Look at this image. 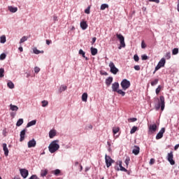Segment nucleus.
I'll return each mask as SVG.
<instances>
[{
  "instance_id": "obj_1",
  "label": "nucleus",
  "mask_w": 179,
  "mask_h": 179,
  "mask_svg": "<svg viewBox=\"0 0 179 179\" xmlns=\"http://www.w3.org/2000/svg\"><path fill=\"white\" fill-rule=\"evenodd\" d=\"M166 106V101L164 97L163 96H159V101L158 103L155 104V108L157 111H159L161 108V110L163 111L164 110V107Z\"/></svg>"
},
{
  "instance_id": "obj_2",
  "label": "nucleus",
  "mask_w": 179,
  "mask_h": 179,
  "mask_svg": "<svg viewBox=\"0 0 179 179\" xmlns=\"http://www.w3.org/2000/svg\"><path fill=\"white\" fill-rule=\"evenodd\" d=\"M57 142H59V141L58 140L53 141L49 145L48 149L50 153H55V152H57V150L59 149V145H58V143H57Z\"/></svg>"
},
{
  "instance_id": "obj_3",
  "label": "nucleus",
  "mask_w": 179,
  "mask_h": 179,
  "mask_svg": "<svg viewBox=\"0 0 179 179\" xmlns=\"http://www.w3.org/2000/svg\"><path fill=\"white\" fill-rule=\"evenodd\" d=\"M116 37L120 41V45L118 47L119 50H121V48H125V38H124V36L121 34H116Z\"/></svg>"
},
{
  "instance_id": "obj_4",
  "label": "nucleus",
  "mask_w": 179,
  "mask_h": 179,
  "mask_svg": "<svg viewBox=\"0 0 179 179\" xmlns=\"http://www.w3.org/2000/svg\"><path fill=\"white\" fill-rule=\"evenodd\" d=\"M166 65V59L162 58L161 60L159 62L158 64L155 67V70L153 73H156V71H159L160 68H163Z\"/></svg>"
},
{
  "instance_id": "obj_5",
  "label": "nucleus",
  "mask_w": 179,
  "mask_h": 179,
  "mask_svg": "<svg viewBox=\"0 0 179 179\" xmlns=\"http://www.w3.org/2000/svg\"><path fill=\"white\" fill-rule=\"evenodd\" d=\"M120 85L124 90H127V89H129V87L131 86V83L128 80L124 79L121 82Z\"/></svg>"
},
{
  "instance_id": "obj_6",
  "label": "nucleus",
  "mask_w": 179,
  "mask_h": 179,
  "mask_svg": "<svg viewBox=\"0 0 179 179\" xmlns=\"http://www.w3.org/2000/svg\"><path fill=\"white\" fill-rule=\"evenodd\" d=\"M105 162H106V167L108 169V167H111V164L114 163V160H113V159H111L110 157L107 155H105Z\"/></svg>"
},
{
  "instance_id": "obj_7",
  "label": "nucleus",
  "mask_w": 179,
  "mask_h": 179,
  "mask_svg": "<svg viewBox=\"0 0 179 179\" xmlns=\"http://www.w3.org/2000/svg\"><path fill=\"white\" fill-rule=\"evenodd\" d=\"M109 67L110 68L111 73H113V75H117V73H118V69L115 67L114 62H110L109 63Z\"/></svg>"
},
{
  "instance_id": "obj_8",
  "label": "nucleus",
  "mask_w": 179,
  "mask_h": 179,
  "mask_svg": "<svg viewBox=\"0 0 179 179\" xmlns=\"http://www.w3.org/2000/svg\"><path fill=\"white\" fill-rule=\"evenodd\" d=\"M116 164L119 165L120 168H117L115 167V169L117 170V171H124L125 173H127V171H128V170H127V169L124 168V166H122V161H119L116 163Z\"/></svg>"
},
{
  "instance_id": "obj_9",
  "label": "nucleus",
  "mask_w": 179,
  "mask_h": 179,
  "mask_svg": "<svg viewBox=\"0 0 179 179\" xmlns=\"http://www.w3.org/2000/svg\"><path fill=\"white\" fill-rule=\"evenodd\" d=\"M173 151L171 152L168 153V162H169L171 166H174L176 164V162L173 159Z\"/></svg>"
},
{
  "instance_id": "obj_10",
  "label": "nucleus",
  "mask_w": 179,
  "mask_h": 179,
  "mask_svg": "<svg viewBox=\"0 0 179 179\" xmlns=\"http://www.w3.org/2000/svg\"><path fill=\"white\" fill-rule=\"evenodd\" d=\"M164 132H166V129L164 127H162L159 131V132L157 134L156 139L157 140L162 139L163 138V135Z\"/></svg>"
},
{
  "instance_id": "obj_11",
  "label": "nucleus",
  "mask_w": 179,
  "mask_h": 179,
  "mask_svg": "<svg viewBox=\"0 0 179 179\" xmlns=\"http://www.w3.org/2000/svg\"><path fill=\"white\" fill-rule=\"evenodd\" d=\"M148 129L151 134H155L156 131H157V124H150L148 127Z\"/></svg>"
},
{
  "instance_id": "obj_12",
  "label": "nucleus",
  "mask_w": 179,
  "mask_h": 179,
  "mask_svg": "<svg viewBox=\"0 0 179 179\" xmlns=\"http://www.w3.org/2000/svg\"><path fill=\"white\" fill-rule=\"evenodd\" d=\"M20 173L23 178H27V176H29V171L27 169H20Z\"/></svg>"
},
{
  "instance_id": "obj_13",
  "label": "nucleus",
  "mask_w": 179,
  "mask_h": 179,
  "mask_svg": "<svg viewBox=\"0 0 179 179\" xmlns=\"http://www.w3.org/2000/svg\"><path fill=\"white\" fill-rule=\"evenodd\" d=\"M36 145H37V143L34 138L28 142V148H36Z\"/></svg>"
},
{
  "instance_id": "obj_14",
  "label": "nucleus",
  "mask_w": 179,
  "mask_h": 179,
  "mask_svg": "<svg viewBox=\"0 0 179 179\" xmlns=\"http://www.w3.org/2000/svg\"><path fill=\"white\" fill-rule=\"evenodd\" d=\"M27 131V129H24L22 131H21L20 136V142H23V141H24V135H26V131Z\"/></svg>"
},
{
  "instance_id": "obj_15",
  "label": "nucleus",
  "mask_w": 179,
  "mask_h": 179,
  "mask_svg": "<svg viewBox=\"0 0 179 179\" xmlns=\"http://www.w3.org/2000/svg\"><path fill=\"white\" fill-rule=\"evenodd\" d=\"M118 89H120V84L118 83H114L112 84L113 92H117Z\"/></svg>"
},
{
  "instance_id": "obj_16",
  "label": "nucleus",
  "mask_w": 179,
  "mask_h": 179,
  "mask_svg": "<svg viewBox=\"0 0 179 179\" xmlns=\"http://www.w3.org/2000/svg\"><path fill=\"white\" fill-rule=\"evenodd\" d=\"M3 150L4 152L5 156L9 155V150L8 149L6 143H3Z\"/></svg>"
},
{
  "instance_id": "obj_17",
  "label": "nucleus",
  "mask_w": 179,
  "mask_h": 179,
  "mask_svg": "<svg viewBox=\"0 0 179 179\" xmlns=\"http://www.w3.org/2000/svg\"><path fill=\"white\" fill-rule=\"evenodd\" d=\"M140 150H141V148H139L138 146L135 145L132 150V153L136 156V155H139Z\"/></svg>"
},
{
  "instance_id": "obj_18",
  "label": "nucleus",
  "mask_w": 179,
  "mask_h": 179,
  "mask_svg": "<svg viewBox=\"0 0 179 179\" xmlns=\"http://www.w3.org/2000/svg\"><path fill=\"white\" fill-rule=\"evenodd\" d=\"M80 26L83 30H86V29H87V26H88L87 22H86V21H82L80 23Z\"/></svg>"
},
{
  "instance_id": "obj_19",
  "label": "nucleus",
  "mask_w": 179,
  "mask_h": 179,
  "mask_svg": "<svg viewBox=\"0 0 179 179\" xmlns=\"http://www.w3.org/2000/svg\"><path fill=\"white\" fill-rule=\"evenodd\" d=\"M111 83H113V77H108L106 80V86H110Z\"/></svg>"
},
{
  "instance_id": "obj_20",
  "label": "nucleus",
  "mask_w": 179,
  "mask_h": 179,
  "mask_svg": "<svg viewBox=\"0 0 179 179\" xmlns=\"http://www.w3.org/2000/svg\"><path fill=\"white\" fill-rule=\"evenodd\" d=\"M8 10H10L11 13H16V12H17V7L8 6Z\"/></svg>"
},
{
  "instance_id": "obj_21",
  "label": "nucleus",
  "mask_w": 179,
  "mask_h": 179,
  "mask_svg": "<svg viewBox=\"0 0 179 179\" xmlns=\"http://www.w3.org/2000/svg\"><path fill=\"white\" fill-rule=\"evenodd\" d=\"M55 135H57V131L55 130L50 131L49 137L50 138V139H52V138H54V136H55Z\"/></svg>"
},
{
  "instance_id": "obj_22",
  "label": "nucleus",
  "mask_w": 179,
  "mask_h": 179,
  "mask_svg": "<svg viewBox=\"0 0 179 179\" xmlns=\"http://www.w3.org/2000/svg\"><path fill=\"white\" fill-rule=\"evenodd\" d=\"M10 110H11V111H17V110H19V107L13 104H10Z\"/></svg>"
},
{
  "instance_id": "obj_23",
  "label": "nucleus",
  "mask_w": 179,
  "mask_h": 179,
  "mask_svg": "<svg viewBox=\"0 0 179 179\" xmlns=\"http://www.w3.org/2000/svg\"><path fill=\"white\" fill-rule=\"evenodd\" d=\"M48 174V171L47 169L41 170V177H45Z\"/></svg>"
},
{
  "instance_id": "obj_24",
  "label": "nucleus",
  "mask_w": 179,
  "mask_h": 179,
  "mask_svg": "<svg viewBox=\"0 0 179 179\" xmlns=\"http://www.w3.org/2000/svg\"><path fill=\"white\" fill-rule=\"evenodd\" d=\"M36 120H32V121L28 122L27 124V128H29L30 127H33V125H36Z\"/></svg>"
},
{
  "instance_id": "obj_25",
  "label": "nucleus",
  "mask_w": 179,
  "mask_h": 179,
  "mask_svg": "<svg viewBox=\"0 0 179 179\" xmlns=\"http://www.w3.org/2000/svg\"><path fill=\"white\" fill-rule=\"evenodd\" d=\"M82 100L83 101H85V102L87 101V93L85 92L83 94Z\"/></svg>"
},
{
  "instance_id": "obj_26",
  "label": "nucleus",
  "mask_w": 179,
  "mask_h": 179,
  "mask_svg": "<svg viewBox=\"0 0 179 179\" xmlns=\"http://www.w3.org/2000/svg\"><path fill=\"white\" fill-rule=\"evenodd\" d=\"M91 54H92V55H97V49L92 47L91 48Z\"/></svg>"
},
{
  "instance_id": "obj_27",
  "label": "nucleus",
  "mask_w": 179,
  "mask_h": 179,
  "mask_svg": "<svg viewBox=\"0 0 179 179\" xmlns=\"http://www.w3.org/2000/svg\"><path fill=\"white\" fill-rule=\"evenodd\" d=\"M0 43H1L2 44H5V43H6V36H2L0 37Z\"/></svg>"
},
{
  "instance_id": "obj_28",
  "label": "nucleus",
  "mask_w": 179,
  "mask_h": 179,
  "mask_svg": "<svg viewBox=\"0 0 179 179\" xmlns=\"http://www.w3.org/2000/svg\"><path fill=\"white\" fill-rule=\"evenodd\" d=\"M66 89H68V87H66V85H62L60 86V88H59V92L62 93V92H65Z\"/></svg>"
},
{
  "instance_id": "obj_29",
  "label": "nucleus",
  "mask_w": 179,
  "mask_h": 179,
  "mask_svg": "<svg viewBox=\"0 0 179 179\" xmlns=\"http://www.w3.org/2000/svg\"><path fill=\"white\" fill-rule=\"evenodd\" d=\"M162 89H163V87L162 85H159L157 88L155 90L156 94H159V93L162 92Z\"/></svg>"
},
{
  "instance_id": "obj_30",
  "label": "nucleus",
  "mask_w": 179,
  "mask_h": 179,
  "mask_svg": "<svg viewBox=\"0 0 179 179\" xmlns=\"http://www.w3.org/2000/svg\"><path fill=\"white\" fill-rule=\"evenodd\" d=\"M157 83H159V79L158 78L155 79L154 80H152L150 83V85H151V86H156V85H157Z\"/></svg>"
},
{
  "instance_id": "obj_31",
  "label": "nucleus",
  "mask_w": 179,
  "mask_h": 179,
  "mask_svg": "<svg viewBox=\"0 0 179 179\" xmlns=\"http://www.w3.org/2000/svg\"><path fill=\"white\" fill-rule=\"evenodd\" d=\"M8 87H9V89H14L15 87V85L13 84V83L12 81H10L7 83Z\"/></svg>"
},
{
  "instance_id": "obj_32",
  "label": "nucleus",
  "mask_w": 179,
  "mask_h": 179,
  "mask_svg": "<svg viewBox=\"0 0 179 179\" xmlns=\"http://www.w3.org/2000/svg\"><path fill=\"white\" fill-rule=\"evenodd\" d=\"M23 124V119H19L16 123V127H20Z\"/></svg>"
},
{
  "instance_id": "obj_33",
  "label": "nucleus",
  "mask_w": 179,
  "mask_h": 179,
  "mask_svg": "<svg viewBox=\"0 0 179 179\" xmlns=\"http://www.w3.org/2000/svg\"><path fill=\"white\" fill-rule=\"evenodd\" d=\"M136 131H138V127H136V126H134L130 131V134H135V132H136Z\"/></svg>"
},
{
  "instance_id": "obj_34",
  "label": "nucleus",
  "mask_w": 179,
  "mask_h": 179,
  "mask_svg": "<svg viewBox=\"0 0 179 179\" xmlns=\"http://www.w3.org/2000/svg\"><path fill=\"white\" fill-rule=\"evenodd\" d=\"M27 38H29V37L27 36H23L20 41V44H22V43H24V41H27Z\"/></svg>"
},
{
  "instance_id": "obj_35",
  "label": "nucleus",
  "mask_w": 179,
  "mask_h": 179,
  "mask_svg": "<svg viewBox=\"0 0 179 179\" xmlns=\"http://www.w3.org/2000/svg\"><path fill=\"white\" fill-rule=\"evenodd\" d=\"M52 174H54L55 176H58L59 174H61V171L59 169L52 171Z\"/></svg>"
},
{
  "instance_id": "obj_36",
  "label": "nucleus",
  "mask_w": 179,
  "mask_h": 179,
  "mask_svg": "<svg viewBox=\"0 0 179 179\" xmlns=\"http://www.w3.org/2000/svg\"><path fill=\"white\" fill-rule=\"evenodd\" d=\"M116 93H118V94H121V96H125V92L122 91V90H117Z\"/></svg>"
},
{
  "instance_id": "obj_37",
  "label": "nucleus",
  "mask_w": 179,
  "mask_h": 179,
  "mask_svg": "<svg viewBox=\"0 0 179 179\" xmlns=\"http://www.w3.org/2000/svg\"><path fill=\"white\" fill-rule=\"evenodd\" d=\"M79 54H80V55H82L83 58H86L85 52V51H83V50L80 49L79 50Z\"/></svg>"
},
{
  "instance_id": "obj_38",
  "label": "nucleus",
  "mask_w": 179,
  "mask_h": 179,
  "mask_svg": "<svg viewBox=\"0 0 179 179\" xmlns=\"http://www.w3.org/2000/svg\"><path fill=\"white\" fill-rule=\"evenodd\" d=\"M108 8V4H101V10H104L106 8Z\"/></svg>"
},
{
  "instance_id": "obj_39",
  "label": "nucleus",
  "mask_w": 179,
  "mask_h": 179,
  "mask_svg": "<svg viewBox=\"0 0 179 179\" xmlns=\"http://www.w3.org/2000/svg\"><path fill=\"white\" fill-rule=\"evenodd\" d=\"M119 131H120V127H114L113 129V132L114 135H115V134H118Z\"/></svg>"
},
{
  "instance_id": "obj_40",
  "label": "nucleus",
  "mask_w": 179,
  "mask_h": 179,
  "mask_svg": "<svg viewBox=\"0 0 179 179\" xmlns=\"http://www.w3.org/2000/svg\"><path fill=\"white\" fill-rule=\"evenodd\" d=\"M48 106V101H42V107H47Z\"/></svg>"
},
{
  "instance_id": "obj_41",
  "label": "nucleus",
  "mask_w": 179,
  "mask_h": 179,
  "mask_svg": "<svg viewBox=\"0 0 179 179\" xmlns=\"http://www.w3.org/2000/svg\"><path fill=\"white\" fill-rule=\"evenodd\" d=\"M173 55H177L178 54V48H176L172 50Z\"/></svg>"
},
{
  "instance_id": "obj_42",
  "label": "nucleus",
  "mask_w": 179,
  "mask_h": 179,
  "mask_svg": "<svg viewBox=\"0 0 179 179\" xmlns=\"http://www.w3.org/2000/svg\"><path fill=\"white\" fill-rule=\"evenodd\" d=\"M165 58L166 59H170V58H171V53H170V52H166L165 55Z\"/></svg>"
},
{
  "instance_id": "obj_43",
  "label": "nucleus",
  "mask_w": 179,
  "mask_h": 179,
  "mask_svg": "<svg viewBox=\"0 0 179 179\" xmlns=\"http://www.w3.org/2000/svg\"><path fill=\"white\" fill-rule=\"evenodd\" d=\"M5 73V70L3 69H0V78H3Z\"/></svg>"
},
{
  "instance_id": "obj_44",
  "label": "nucleus",
  "mask_w": 179,
  "mask_h": 179,
  "mask_svg": "<svg viewBox=\"0 0 179 179\" xmlns=\"http://www.w3.org/2000/svg\"><path fill=\"white\" fill-rule=\"evenodd\" d=\"M130 160H131V159H129V157H127L126 159L124 160V163H125L127 167H128Z\"/></svg>"
},
{
  "instance_id": "obj_45",
  "label": "nucleus",
  "mask_w": 179,
  "mask_h": 179,
  "mask_svg": "<svg viewBox=\"0 0 179 179\" xmlns=\"http://www.w3.org/2000/svg\"><path fill=\"white\" fill-rule=\"evenodd\" d=\"M135 121H138V119L136 117L129 118L128 122H135Z\"/></svg>"
},
{
  "instance_id": "obj_46",
  "label": "nucleus",
  "mask_w": 179,
  "mask_h": 179,
  "mask_svg": "<svg viewBox=\"0 0 179 179\" xmlns=\"http://www.w3.org/2000/svg\"><path fill=\"white\" fill-rule=\"evenodd\" d=\"M41 52H42V54H43L44 52V51L42 50L41 52L40 50H37V48H34V54H40Z\"/></svg>"
},
{
  "instance_id": "obj_47",
  "label": "nucleus",
  "mask_w": 179,
  "mask_h": 179,
  "mask_svg": "<svg viewBox=\"0 0 179 179\" xmlns=\"http://www.w3.org/2000/svg\"><path fill=\"white\" fill-rule=\"evenodd\" d=\"M85 13L87 15H89L90 13V6H89L85 10Z\"/></svg>"
},
{
  "instance_id": "obj_48",
  "label": "nucleus",
  "mask_w": 179,
  "mask_h": 179,
  "mask_svg": "<svg viewBox=\"0 0 179 179\" xmlns=\"http://www.w3.org/2000/svg\"><path fill=\"white\" fill-rule=\"evenodd\" d=\"M6 58V55L5 53H3L0 55V59L3 60Z\"/></svg>"
},
{
  "instance_id": "obj_49",
  "label": "nucleus",
  "mask_w": 179,
  "mask_h": 179,
  "mask_svg": "<svg viewBox=\"0 0 179 179\" xmlns=\"http://www.w3.org/2000/svg\"><path fill=\"white\" fill-rule=\"evenodd\" d=\"M141 48H146V43H145V41H141Z\"/></svg>"
},
{
  "instance_id": "obj_50",
  "label": "nucleus",
  "mask_w": 179,
  "mask_h": 179,
  "mask_svg": "<svg viewBox=\"0 0 179 179\" xmlns=\"http://www.w3.org/2000/svg\"><path fill=\"white\" fill-rule=\"evenodd\" d=\"M134 61H136V62H138V61H139V57L138 56V55H135L134 56Z\"/></svg>"
},
{
  "instance_id": "obj_51",
  "label": "nucleus",
  "mask_w": 179,
  "mask_h": 179,
  "mask_svg": "<svg viewBox=\"0 0 179 179\" xmlns=\"http://www.w3.org/2000/svg\"><path fill=\"white\" fill-rule=\"evenodd\" d=\"M156 162V160L153 158H151L150 160V166L153 165V164Z\"/></svg>"
},
{
  "instance_id": "obj_52",
  "label": "nucleus",
  "mask_w": 179,
  "mask_h": 179,
  "mask_svg": "<svg viewBox=\"0 0 179 179\" xmlns=\"http://www.w3.org/2000/svg\"><path fill=\"white\" fill-rule=\"evenodd\" d=\"M34 72L35 73H38L40 72V69L37 66L34 68Z\"/></svg>"
},
{
  "instance_id": "obj_53",
  "label": "nucleus",
  "mask_w": 179,
  "mask_h": 179,
  "mask_svg": "<svg viewBox=\"0 0 179 179\" xmlns=\"http://www.w3.org/2000/svg\"><path fill=\"white\" fill-rule=\"evenodd\" d=\"M141 59H143V61H146V59H148V56L146 55H142Z\"/></svg>"
},
{
  "instance_id": "obj_54",
  "label": "nucleus",
  "mask_w": 179,
  "mask_h": 179,
  "mask_svg": "<svg viewBox=\"0 0 179 179\" xmlns=\"http://www.w3.org/2000/svg\"><path fill=\"white\" fill-rule=\"evenodd\" d=\"M135 71H141V66L139 65L134 66Z\"/></svg>"
},
{
  "instance_id": "obj_55",
  "label": "nucleus",
  "mask_w": 179,
  "mask_h": 179,
  "mask_svg": "<svg viewBox=\"0 0 179 179\" xmlns=\"http://www.w3.org/2000/svg\"><path fill=\"white\" fill-rule=\"evenodd\" d=\"M53 20H54V22H58V17L57 15H54Z\"/></svg>"
},
{
  "instance_id": "obj_56",
  "label": "nucleus",
  "mask_w": 179,
  "mask_h": 179,
  "mask_svg": "<svg viewBox=\"0 0 179 179\" xmlns=\"http://www.w3.org/2000/svg\"><path fill=\"white\" fill-rule=\"evenodd\" d=\"M150 2H155L156 3H159L160 2V0H149Z\"/></svg>"
},
{
  "instance_id": "obj_57",
  "label": "nucleus",
  "mask_w": 179,
  "mask_h": 179,
  "mask_svg": "<svg viewBox=\"0 0 179 179\" xmlns=\"http://www.w3.org/2000/svg\"><path fill=\"white\" fill-rule=\"evenodd\" d=\"M96 40H97V38H96V37H94L93 38H92V44H94V43H96Z\"/></svg>"
},
{
  "instance_id": "obj_58",
  "label": "nucleus",
  "mask_w": 179,
  "mask_h": 179,
  "mask_svg": "<svg viewBox=\"0 0 179 179\" xmlns=\"http://www.w3.org/2000/svg\"><path fill=\"white\" fill-rule=\"evenodd\" d=\"M51 43H52L51 41H50V40H48V39L46 40V44H47L48 45H50V44H51Z\"/></svg>"
},
{
  "instance_id": "obj_59",
  "label": "nucleus",
  "mask_w": 179,
  "mask_h": 179,
  "mask_svg": "<svg viewBox=\"0 0 179 179\" xmlns=\"http://www.w3.org/2000/svg\"><path fill=\"white\" fill-rule=\"evenodd\" d=\"M178 148H179V144H177L176 145H175L174 150H177V149H178Z\"/></svg>"
},
{
  "instance_id": "obj_60",
  "label": "nucleus",
  "mask_w": 179,
  "mask_h": 179,
  "mask_svg": "<svg viewBox=\"0 0 179 179\" xmlns=\"http://www.w3.org/2000/svg\"><path fill=\"white\" fill-rule=\"evenodd\" d=\"M18 50H19V51H20V52H23V48L20 47V48H18Z\"/></svg>"
},
{
  "instance_id": "obj_61",
  "label": "nucleus",
  "mask_w": 179,
  "mask_h": 179,
  "mask_svg": "<svg viewBox=\"0 0 179 179\" xmlns=\"http://www.w3.org/2000/svg\"><path fill=\"white\" fill-rule=\"evenodd\" d=\"M82 170H83V166H82V165L80 166V171H82Z\"/></svg>"
},
{
  "instance_id": "obj_62",
  "label": "nucleus",
  "mask_w": 179,
  "mask_h": 179,
  "mask_svg": "<svg viewBox=\"0 0 179 179\" xmlns=\"http://www.w3.org/2000/svg\"><path fill=\"white\" fill-rule=\"evenodd\" d=\"M177 9H178V11L179 12V0H178V6H177Z\"/></svg>"
},
{
  "instance_id": "obj_63",
  "label": "nucleus",
  "mask_w": 179,
  "mask_h": 179,
  "mask_svg": "<svg viewBox=\"0 0 179 179\" xmlns=\"http://www.w3.org/2000/svg\"><path fill=\"white\" fill-rule=\"evenodd\" d=\"M89 128H90V129H93V126H92V124H90V125L89 126Z\"/></svg>"
},
{
  "instance_id": "obj_64",
  "label": "nucleus",
  "mask_w": 179,
  "mask_h": 179,
  "mask_svg": "<svg viewBox=\"0 0 179 179\" xmlns=\"http://www.w3.org/2000/svg\"><path fill=\"white\" fill-rule=\"evenodd\" d=\"M107 143L109 147L111 146V143L109 141H108Z\"/></svg>"
}]
</instances>
